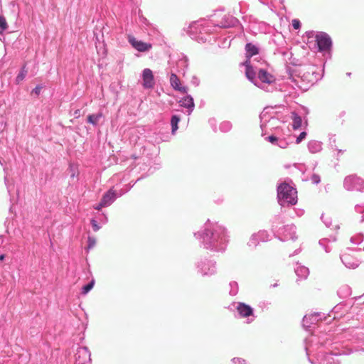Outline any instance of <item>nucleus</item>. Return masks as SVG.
Listing matches in <instances>:
<instances>
[{
  "label": "nucleus",
  "mask_w": 364,
  "mask_h": 364,
  "mask_svg": "<svg viewBox=\"0 0 364 364\" xmlns=\"http://www.w3.org/2000/svg\"><path fill=\"white\" fill-rule=\"evenodd\" d=\"M200 245L213 252L223 253L229 242L228 230L217 222L208 220L203 228L194 233Z\"/></svg>",
  "instance_id": "obj_1"
},
{
  "label": "nucleus",
  "mask_w": 364,
  "mask_h": 364,
  "mask_svg": "<svg viewBox=\"0 0 364 364\" xmlns=\"http://www.w3.org/2000/svg\"><path fill=\"white\" fill-rule=\"evenodd\" d=\"M245 75L255 86L266 92H273L276 89V77L265 69L258 68L257 65L247 68Z\"/></svg>",
  "instance_id": "obj_2"
},
{
  "label": "nucleus",
  "mask_w": 364,
  "mask_h": 364,
  "mask_svg": "<svg viewBox=\"0 0 364 364\" xmlns=\"http://www.w3.org/2000/svg\"><path fill=\"white\" fill-rule=\"evenodd\" d=\"M277 200L281 206L294 205L297 203V191L293 185L287 181L277 186Z\"/></svg>",
  "instance_id": "obj_3"
},
{
  "label": "nucleus",
  "mask_w": 364,
  "mask_h": 364,
  "mask_svg": "<svg viewBox=\"0 0 364 364\" xmlns=\"http://www.w3.org/2000/svg\"><path fill=\"white\" fill-rule=\"evenodd\" d=\"M195 266L197 273L202 277H210L216 273V262L208 258H200L196 263Z\"/></svg>",
  "instance_id": "obj_4"
},
{
  "label": "nucleus",
  "mask_w": 364,
  "mask_h": 364,
  "mask_svg": "<svg viewBox=\"0 0 364 364\" xmlns=\"http://www.w3.org/2000/svg\"><path fill=\"white\" fill-rule=\"evenodd\" d=\"M246 60L243 63L245 69L249 67H254L257 63L259 62V57H255L259 54V48L252 43H247L245 45Z\"/></svg>",
  "instance_id": "obj_5"
},
{
  "label": "nucleus",
  "mask_w": 364,
  "mask_h": 364,
  "mask_svg": "<svg viewBox=\"0 0 364 364\" xmlns=\"http://www.w3.org/2000/svg\"><path fill=\"white\" fill-rule=\"evenodd\" d=\"M343 187L348 191H364V180L356 175L346 176L343 181Z\"/></svg>",
  "instance_id": "obj_6"
},
{
  "label": "nucleus",
  "mask_w": 364,
  "mask_h": 364,
  "mask_svg": "<svg viewBox=\"0 0 364 364\" xmlns=\"http://www.w3.org/2000/svg\"><path fill=\"white\" fill-rule=\"evenodd\" d=\"M324 346L325 342L324 340H321L320 337H317L315 335H311V336L306 338L305 339V350L306 353L308 356L309 361L311 364H316L311 358H309L310 354L314 353L315 350V346L317 345Z\"/></svg>",
  "instance_id": "obj_7"
},
{
  "label": "nucleus",
  "mask_w": 364,
  "mask_h": 364,
  "mask_svg": "<svg viewBox=\"0 0 364 364\" xmlns=\"http://www.w3.org/2000/svg\"><path fill=\"white\" fill-rule=\"evenodd\" d=\"M316 42L319 52L329 51L332 47L330 36L324 32H319L316 34Z\"/></svg>",
  "instance_id": "obj_8"
},
{
  "label": "nucleus",
  "mask_w": 364,
  "mask_h": 364,
  "mask_svg": "<svg viewBox=\"0 0 364 364\" xmlns=\"http://www.w3.org/2000/svg\"><path fill=\"white\" fill-rule=\"evenodd\" d=\"M281 232L282 234H274L282 241L288 240H296V227L294 225H283L281 227Z\"/></svg>",
  "instance_id": "obj_9"
},
{
  "label": "nucleus",
  "mask_w": 364,
  "mask_h": 364,
  "mask_svg": "<svg viewBox=\"0 0 364 364\" xmlns=\"http://www.w3.org/2000/svg\"><path fill=\"white\" fill-rule=\"evenodd\" d=\"M76 364L91 363V353L86 346L79 347L75 355Z\"/></svg>",
  "instance_id": "obj_10"
},
{
  "label": "nucleus",
  "mask_w": 364,
  "mask_h": 364,
  "mask_svg": "<svg viewBox=\"0 0 364 364\" xmlns=\"http://www.w3.org/2000/svg\"><path fill=\"white\" fill-rule=\"evenodd\" d=\"M269 235L266 230H259L257 233L251 235L247 245L250 247H255L260 242H266L269 240Z\"/></svg>",
  "instance_id": "obj_11"
},
{
  "label": "nucleus",
  "mask_w": 364,
  "mask_h": 364,
  "mask_svg": "<svg viewBox=\"0 0 364 364\" xmlns=\"http://www.w3.org/2000/svg\"><path fill=\"white\" fill-rule=\"evenodd\" d=\"M128 41L131 46L139 52H146L151 48V44L137 40L132 36H128Z\"/></svg>",
  "instance_id": "obj_12"
},
{
  "label": "nucleus",
  "mask_w": 364,
  "mask_h": 364,
  "mask_svg": "<svg viewBox=\"0 0 364 364\" xmlns=\"http://www.w3.org/2000/svg\"><path fill=\"white\" fill-rule=\"evenodd\" d=\"M142 85L145 89H151L155 85L153 72L149 68H145L142 71Z\"/></svg>",
  "instance_id": "obj_13"
},
{
  "label": "nucleus",
  "mask_w": 364,
  "mask_h": 364,
  "mask_svg": "<svg viewBox=\"0 0 364 364\" xmlns=\"http://www.w3.org/2000/svg\"><path fill=\"white\" fill-rule=\"evenodd\" d=\"M318 355V364H340L341 361L338 359L339 355L333 353H323L320 352Z\"/></svg>",
  "instance_id": "obj_14"
},
{
  "label": "nucleus",
  "mask_w": 364,
  "mask_h": 364,
  "mask_svg": "<svg viewBox=\"0 0 364 364\" xmlns=\"http://www.w3.org/2000/svg\"><path fill=\"white\" fill-rule=\"evenodd\" d=\"M341 260L342 263L349 269H355L359 266L360 262L358 259L353 257L348 253H344L341 255Z\"/></svg>",
  "instance_id": "obj_15"
},
{
  "label": "nucleus",
  "mask_w": 364,
  "mask_h": 364,
  "mask_svg": "<svg viewBox=\"0 0 364 364\" xmlns=\"http://www.w3.org/2000/svg\"><path fill=\"white\" fill-rule=\"evenodd\" d=\"M321 319V313H314L310 315H306L303 318L302 325L307 330L309 328H311V325L315 324Z\"/></svg>",
  "instance_id": "obj_16"
},
{
  "label": "nucleus",
  "mask_w": 364,
  "mask_h": 364,
  "mask_svg": "<svg viewBox=\"0 0 364 364\" xmlns=\"http://www.w3.org/2000/svg\"><path fill=\"white\" fill-rule=\"evenodd\" d=\"M236 309L239 315L242 318H248L253 316L254 309L248 304L243 302H238Z\"/></svg>",
  "instance_id": "obj_17"
},
{
  "label": "nucleus",
  "mask_w": 364,
  "mask_h": 364,
  "mask_svg": "<svg viewBox=\"0 0 364 364\" xmlns=\"http://www.w3.org/2000/svg\"><path fill=\"white\" fill-rule=\"evenodd\" d=\"M170 84L171 86L176 91L181 92V93H187L188 88L185 86H182L180 79L178 77L176 74L171 73L170 76Z\"/></svg>",
  "instance_id": "obj_18"
},
{
  "label": "nucleus",
  "mask_w": 364,
  "mask_h": 364,
  "mask_svg": "<svg viewBox=\"0 0 364 364\" xmlns=\"http://www.w3.org/2000/svg\"><path fill=\"white\" fill-rule=\"evenodd\" d=\"M178 102L181 107L187 109L188 115L192 113L195 107V104L193 98L190 95H187L183 97Z\"/></svg>",
  "instance_id": "obj_19"
},
{
  "label": "nucleus",
  "mask_w": 364,
  "mask_h": 364,
  "mask_svg": "<svg viewBox=\"0 0 364 364\" xmlns=\"http://www.w3.org/2000/svg\"><path fill=\"white\" fill-rule=\"evenodd\" d=\"M239 23L237 18L232 15H225L219 23V26L223 28H230L235 26Z\"/></svg>",
  "instance_id": "obj_20"
},
{
  "label": "nucleus",
  "mask_w": 364,
  "mask_h": 364,
  "mask_svg": "<svg viewBox=\"0 0 364 364\" xmlns=\"http://www.w3.org/2000/svg\"><path fill=\"white\" fill-rule=\"evenodd\" d=\"M117 196L115 191L110 188L108 191H107L101 199L102 201V205L109 206L114 201L117 199Z\"/></svg>",
  "instance_id": "obj_21"
},
{
  "label": "nucleus",
  "mask_w": 364,
  "mask_h": 364,
  "mask_svg": "<svg viewBox=\"0 0 364 364\" xmlns=\"http://www.w3.org/2000/svg\"><path fill=\"white\" fill-rule=\"evenodd\" d=\"M284 223L283 217L281 215H276L272 220V230L274 234H282L281 232V225Z\"/></svg>",
  "instance_id": "obj_22"
},
{
  "label": "nucleus",
  "mask_w": 364,
  "mask_h": 364,
  "mask_svg": "<svg viewBox=\"0 0 364 364\" xmlns=\"http://www.w3.org/2000/svg\"><path fill=\"white\" fill-rule=\"evenodd\" d=\"M200 25L197 22H193L188 27V33L190 37L193 39H195L198 41H203V38H200L196 36L198 30L200 32V29L199 28Z\"/></svg>",
  "instance_id": "obj_23"
},
{
  "label": "nucleus",
  "mask_w": 364,
  "mask_h": 364,
  "mask_svg": "<svg viewBox=\"0 0 364 364\" xmlns=\"http://www.w3.org/2000/svg\"><path fill=\"white\" fill-rule=\"evenodd\" d=\"M296 276L300 279H306L309 274V270L307 267L297 264L294 268Z\"/></svg>",
  "instance_id": "obj_24"
},
{
  "label": "nucleus",
  "mask_w": 364,
  "mask_h": 364,
  "mask_svg": "<svg viewBox=\"0 0 364 364\" xmlns=\"http://www.w3.org/2000/svg\"><path fill=\"white\" fill-rule=\"evenodd\" d=\"M307 146L309 151L312 154L318 153L322 149L321 142L316 140L309 141Z\"/></svg>",
  "instance_id": "obj_25"
},
{
  "label": "nucleus",
  "mask_w": 364,
  "mask_h": 364,
  "mask_svg": "<svg viewBox=\"0 0 364 364\" xmlns=\"http://www.w3.org/2000/svg\"><path fill=\"white\" fill-rule=\"evenodd\" d=\"M27 74L28 68H26V64H24L15 78V83L19 85L25 79Z\"/></svg>",
  "instance_id": "obj_26"
},
{
  "label": "nucleus",
  "mask_w": 364,
  "mask_h": 364,
  "mask_svg": "<svg viewBox=\"0 0 364 364\" xmlns=\"http://www.w3.org/2000/svg\"><path fill=\"white\" fill-rule=\"evenodd\" d=\"M291 118L292 119V127L294 129H298L301 127L302 119L296 112H291Z\"/></svg>",
  "instance_id": "obj_27"
},
{
  "label": "nucleus",
  "mask_w": 364,
  "mask_h": 364,
  "mask_svg": "<svg viewBox=\"0 0 364 364\" xmlns=\"http://www.w3.org/2000/svg\"><path fill=\"white\" fill-rule=\"evenodd\" d=\"M102 117V112L97 114H89L87 117V122L93 126H97L99 123L100 119Z\"/></svg>",
  "instance_id": "obj_28"
},
{
  "label": "nucleus",
  "mask_w": 364,
  "mask_h": 364,
  "mask_svg": "<svg viewBox=\"0 0 364 364\" xmlns=\"http://www.w3.org/2000/svg\"><path fill=\"white\" fill-rule=\"evenodd\" d=\"M181 120L180 116L177 114L172 115L171 118V133L172 134H175L176 132L178 129V123Z\"/></svg>",
  "instance_id": "obj_29"
},
{
  "label": "nucleus",
  "mask_w": 364,
  "mask_h": 364,
  "mask_svg": "<svg viewBox=\"0 0 364 364\" xmlns=\"http://www.w3.org/2000/svg\"><path fill=\"white\" fill-rule=\"evenodd\" d=\"M351 294V289L348 285L341 286L338 290V294L340 297L346 298Z\"/></svg>",
  "instance_id": "obj_30"
},
{
  "label": "nucleus",
  "mask_w": 364,
  "mask_h": 364,
  "mask_svg": "<svg viewBox=\"0 0 364 364\" xmlns=\"http://www.w3.org/2000/svg\"><path fill=\"white\" fill-rule=\"evenodd\" d=\"M94 285L95 279H92L89 283L82 287L81 293L84 295L87 294L93 288Z\"/></svg>",
  "instance_id": "obj_31"
},
{
  "label": "nucleus",
  "mask_w": 364,
  "mask_h": 364,
  "mask_svg": "<svg viewBox=\"0 0 364 364\" xmlns=\"http://www.w3.org/2000/svg\"><path fill=\"white\" fill-rule=\"evenodd\" d=\"M230 294L232 296L236 295L237 294L238 289H239L237 282H235V281L230 282Z\"/></svg>",
  "instance_id": "obj_32"
},
{
  "label": "nucleus",
  "mask_w": 364,
  "mask_h": 364,
  "mask_svg": "<svg viewBox=\"0 0 364 364\" xmlns=\"http://www.w3.org/2000/svg\"><path fill=\"white\" fill-rule=\"evenodd\" d=\"M232 128V124L228 121L223 122L220 124V130L223 132H228Z\"/></svg>",
  "instance_id": "obj_33"
},
{
  "label": "nucleus",
  "mask_w": 364,
  "mask_h": 364,
  "mask_svg": "<svg viewBox=\"0 0 364 364\" xmlns=\"http://www.w3.org/2000/svg\"><path fill=\"white\" fill-rule=\"evenodd\" d=\"M8 28L5 17L0 14V34H2Z\"/></svg>",
  "instance_id": "obj_34"
},
{
  "label": "nucleus",
  "mask_w": 364,
  "mask_h": 364,
  "mask_svg": "<svg viewBox=\"0 0 364 364\" xmlns=\"http://www.w3.org/2000/svg\"><path fill=\"white\" fill-rule=\"evenodd\" d=\"M138 16H139V22L141 24H143L146 26H149L151 25L149 20L143 16L142 11L140 9H139V11H138Z\"/></svg>",
  "instance_id": "obj_35"
},
{
  "label": "nucleus",
  "mask_w": 364,
  "mask_h": 364,
  "mask_svg": "<svg viewBox=\"0 0 364 364\" xmlns=\"http://www.w3.org/2000/svg\"><path fill=\"white\" fill-rule=\"evenodd\" d=\"M355 211L358 213H362L363 216L360 220V223L364 222V203L362 204H358L355 206Z\"/></svg>",
  "instance_id": "obj_36"
},
{
  "label": "nucleus",
  "mask_w": 364,
  "mask_h": 364,
  "mask_svg": "<svg viewBox=\"0 0 364 364\" xmlns=\"http://www.w3.org/2000/svg\"><path fill=\"white\" fill-rule=\"evenodd\" d=\"M364 235L363 234H358V235L353 236L350 238V241L354 244H360L363 242Z\"/></svg>",
  "instance_id": "obj_37"
},
{
  "label": "nucleus",
  "mask_w": 364,
  "mask_h": 364,
  "mask_svg": "<svg viewBox=\"0 0 364 364\" xmlns=\"http://www.w3.org/2000/svg\"><path fill=\"white\" fill-rule=\"evenodd\" d=\"M329 141H330V146H331V149L337 150L338 154H341V153L343 152V150L337 149V146L336 145V138H335V136L331 137Z\"/></svg>",
  "instance_id": "obj_38"
},
{
  "label": "nucleus",
  "mask_w": 364,
  "mask_h": 364,
  "mask_svg": "<svg viewBox=\"0 0 364 364\" xmlns=\"http://www.w3.org/2000/svg\"><path fill=\"white\" fill-rule=\"evenodd\" d=\"M288 144H289L285 139H279V138L277 146H278L279 147H280L282 149H285L287 147Z\"/></svg>",
  "instance_id": "obj_39"
},
{
  "label": "nucleus",
  "mask_w": 364,
  "mask_h": 364,
  "mask_svg": "<svg viewBox=\"0 0 364 364\" xmlns=\"http://www.w3.org/2000/svg\"><path fill=\"white\" fill-rule=\"evenodd\" d=\"M177 65L178 68L183 67L184 68H187L188 67V59L186 58H183L179 60L177 63Z\"/></svg>",
  "instance_id": "obj_40"
},
{
  "label": "nucleus",
  "mask_w": 364,
  "mask_h": 364,
  "mask_svg": "<svg viewBox=\"0 0 364 364\" xmlns=\"http://www.w3.org/2000/svg\"><path fill=\"white\" fill-rule=\"evenodd\" d=\"M90 224L94 232H97L101 228L97 221L93 218L90 220Z\"/></svg>",
  "instance_id": "obj_41"
},
{
  "label": "nucleus",
  "mask_w": 364,
  "mask_h": 364,
  "mask_svg": "<svg viewBox=\"0 0 364 364\" xmlns=\"http://www.w3.org/2000/svg\"><path fill=\"white\" fill-rule=\"evenodd\" d=\"M328 241L327 238H323L319 240V245L323 246L326 252H329L331 250L326 246V242Z\"/></svg>",
  "instance_id": "obj_42"
},
{
  "label": "nucleus",
  "mask_w": 364,
  "mask_h": 364,
  "mask_svg": "<svg viewBox=\"0 0 364 364\" xmlns=\"http://www.w3.org/2000/svg\"><path fill=\"white\" fill-rule=\"evenodd\" d=\"M96 244V240L93 237H88L87 239V248L92 249Z\"/></svg>",
  "instance_id": "obj_43"
},
{
  "label": "nucleus",
  "mask_w": 364,
  "mask_h": 364,
  "mask_svg": "<svg viewBox=\"0 0 364 364\" xmlns=\"http://www.w3.org/2000/svg\"><path fill=\"white\" fill-rule=\"evenodd\" d=\"M231 364H247V362L243 358H234L231 360Z\"/></svg>",
  "instance_id": "obj_44"
},
{
  "label": "nucleus",
  "mask_w": 364,
  "mask_h": 364,
  "mask_svg": "<svg viewBox=\"0 0 364 364\" xmlns=\"http://www.w3.org/2000/svg\"><path fill=\"white\" fill-rule=\"evenodd\" d=\"M321 220H323V223L326 225L327 228H330L331 225V218L329 217H326L323 214L321 217Z\"/></svg>",
  "instance_id": "obj_45"
},
{
  "label": "nucleus",
  "mask_w": 364,
  "mask_h": 364,
  "mask_svg": "<svg viewBox=\"0 0 364 364\" xmlns=\"http://www.w3.org/2000/svg\"><path fill=\"white\" fill-rule=\"evenodd\" d=\"M291 25L294 29L297 30L301 28V23L299 19L295 18L292 20Z\"/></svg>",
  "instance_id": "obj_46"
},
{
  "label": "nucleus",
  "mask_w": 364,
  "mask_h": 364,
  "mask_svg": "<svg viewBox=\"0 0 364 364\" xmlns=\"http://www.w3.org/2000/svg\"><path fill=\"white\" fill-rule=\"evenodd\" d=\"M266 139L268 141H269L271 144L277 145L279 138L274 135H271V136H269L268 137H267Z\"/></svg>",
  "instance_id": "obj_47"
},
{
  "label": "nucleus",
  "mask_w": 364,
  "mask_h": 364,
  "mask_svg": "<svg viewBox=\"0 0 364 364\" xmlns=\"http://www.w3.org/2000/svg\"><path fill=\"white\" fill-rule=\"evenodd\" d=\"M306 136V132H302L300 133V134L297 136L296 139V143L299 144L301 143Z\"/></svg>",
  "instance_id": "obj_48"
},
{
  "label": "nucleus",
  "mask_w": 364,
  "mask_h": 364,
  "mask_svg": "<svg viewBox=\"0 0 364 364\" xmlns=\"http://www.w3.org/2000/svg\"><path fill=\"white\" fill-rule=\"evenodd\" d=\"M311 180L312 183H314V184H318L321 181L320 176L318 174H316V173H314L311 176Z\"/></svg>",
  "instance_id": "obj_49"
},
{
  "label": "nucleus",
  "mask_w": 364,
  "mask_h": 364,
  "mask_svg": "<svg viewBox=\"0 0 364 364\" xmlns=\"http://www.w3.org/2000/svg\"><path fill=\"white\" fill-rule=\"evenodd\" d=\"M42 88H43V87L41 85H38L36 86V87L34 89H33L31 93L35 94L36 95L38 96L41 93Z\"/></svg>",
  "instance_id": "obj_50"
},
{
  "label": "nucleus",
  "mask_w": 364,
  "mask_h": 364,
  "mask_svg": "<svg viewBox=\"0 0 364 364\" xmlns=\"http://www.w3.org/2000/svg\"><path fill=\"white\" fill-rule=\"evenodd\" d=\"M102 201L100 200V203L94 206V208L97 210H100L102 208L107 207L106 205H102Z\"/></svg>",
  "instance_id": "obj_51"
},
{
  "label": "nucleus",
  "mask_w": 364,
  "mask_h": 364,
  "mask_svg": "<svg viewBox=\"0 0 364 364\" xmlns=\"http://www.w3.org/2000/svg\"><path fill=\"white\" fill-rule=\"evenodd\" d=\"M215 119H210L209 120V123L211 124V126H214L215 125Z\"/></svg>",
  "instance_id": "obj_52"
},
{
  "label": "nucleus",
  "mask_w": 364,
  "mask_h": 364,
  "mask_svg": "<svg viewBox=\"0 0 364 364\" xmlns=\"http://www.w3.org/2000/svg\"><path fill=\"white\" fill-rule=\"evenodd\" d=\"M4 181H5V183H6V186H7L8 191L9 192V191H10V190H9V186H8V185H7V178H6V177H5V178H4Z\"/></svg>",
  "instance_id": "obj_53"
},
{
  "label": "nucleus",
  "mask_w": 364,
  "mask_h": 364,
  "mask_svg": "<svg viewBox=\"0 0 364 364\" xmlns=\"http://www.w3.org/2000/svg\"><path fill=\"white\" fill-rule=\"evenodd\" d=\"M299 252V250H295V251H294V254L290 255H289V257H291V256H293L294 255H296V254H298Z\"/></svg>",
  "instance_id": "obj_54"
},
{
  "label": "nucleus",
  "mask_w": 364,
  "mask_h": 364,
  "mask_svg": "<svg viewBox=\"0 0 364 364\" xmlns=\"http://www.w3.org/2000/svg\"><path fill=\"white\" fill-rule=\"evenodd\" d=\"M4 258H5V255H0V262L3 261L4 259Z\"/></svg>",
  "instance_id": "obj_55"
},
{
  "label": "nucleus",
  "mask_w": 364,
  "mask_h": 364,
  "mask_svg": "<svg viewBox=\"0 0 364 364\" xmlns=\"http://www.w3.org/2000/svg\"><path fill=\"white\" fill-rule=\"evenodd\" d=\"M277 286V284H274L272 285V287H276Z\"/></svg>",
  "instance_id": "obj_56"
},
{
  "label": "nucleus",
  "mask_w": 364,
  "mask_h": 364,
  "mask_svg": "<svg viewBox=\"0 0 364 364\" xmlns=\"http://www.w3.org/2000/svg\"><path fill=\"white\" fill-rule=\"evenodd\" d=\"M346 75H347L348 76H350L351 73H346Z\"/></svg>",
  "instance_id": "obj_57"
}]
</instances>
